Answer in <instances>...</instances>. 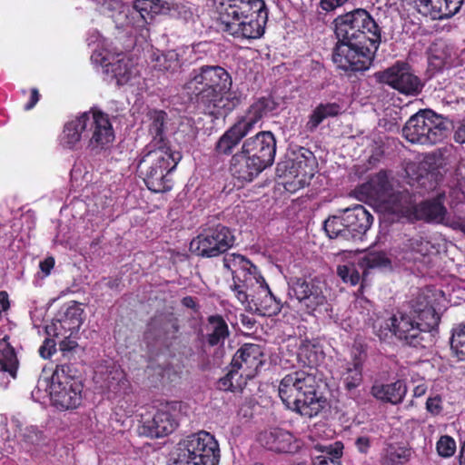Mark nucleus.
Segmentation results:
<instances>
[{"label":"nucleus","instance_id":"nucleus-31","mask_svg":"<svg viewBox=\"0 0 465 465\" xmlns=\"http://www.w3.org/2000/svg\"><path fill=\"white\" fill-rule=\"evenodd\" d=\"M344 445L337 440L330 444H315L311 449L312 465H341Z\"/></svg>","mask_w":465,"mask_h":465},{"label":"nucleus","instance_id":"nucleus-57","mask_svg":"<svg viewBox=\"0 0 465 465\" xmlns=\"http://www.w3.org/2000/svg\"><path fill=\"white\" fill-rule=\"evenodd\" d=\"M182 303L183 306L190 308V309H195L197 304L193 297L192 296H186L183 298Z\"/></svg>","mask_w":465,"mask_h":465},{"label":"nucleus","instance_id":"nucleus-43","mask_svg":"<svg viewBox=\"0 0 465 465\" xmlns=\"http://www.w3.org/2000/svg\"><path fill=\"white\" fill-rule=\"evenodd\" d=\"M98 12L104 15L114 18L124 12V4L119 0H93Z\"/></svg>","mask_w":465,"mask_h":465},{"label":"nucleus","instance_id":"nucleus-3","mask_svg":"<svg viewBox=\"0 0 465 465\" xmlns=\"http://www.w3.org/2000/svg\"><path fill=\"white\" fill-rule=\"evenodd\" d=\"M232 80L227 71L218 65H204L193 70L184 84L188 94L195 96L196 102L203 104L211 114L231 112L235 101H230Z\"/></svg>","mask_w":465,"mask_h":465},{"label":"nucleus","instance_id":"nucleus-4","mask_svg":"<svg viewBox=\"0 0 465 465\" xmlns=\"http://www.w3.org/2000/svg\"><path fill=\"white\" fill-rule=\"evenodd\" d=\"M315 373L299 370L286 374L279 385V396L287 409L302 416L312 418L325 407L326 400L320 392Z\"/></svg>","mask_w":465,"mask_h":465},{"label":"nucleus","instance_id":"nucleus-46","mask_svg":"<svg viewBox=\"0 0 465 465\" xmlns=\"http://www.w3.org/2000/svg\"><path fill=\"white\" fill-rule=\"evenodd\" d=\"M152 1L149 0H135L134 2V8L140 14L143 19L146 20L151 17L152 14Z\"/></svg>","mask_w":465,"mask_h":465},{"label":"nucleus","instance_id":"nucleus-55","mask_svg":"<svg viewBox=\"0 0 465 465\" xmlns=\"http://www.w3.org/2000/svg\"><path fill=\"white\" fill-rule=\"evenodd\" d=\"M39 100V93L37 89L34 88L31 91V97L30 101L25 105V110H31L38 102Z\"/></svg>","mask_w":465,"mask_h":465},{"label":"nucleus","instance_id":"nucleus-64","mask_svg":"<svg viewBox=\"0 0 465 465\" xmlns=\"http://www.w3.org/2000/svg\"><path fill=\"white\" fill-rule=\"evenodd\" d=\"M377 335L380 337V339H382V331L380 330L379 332H377Z\"/></svg>","mask_w":465,"mask_h":465},{"label":"nucleus","instance_id":"nucleus-47","mask_svg":"<svg viewBox=\"0 0 465 465\" xmlns=\"http://www.w3.org/2000/svg\"><path fill=\"white\" fill-rule=\"evenodd\" d=\"M55 263H39L40 271L35 275V285H41L39 281L44 280L45 277L50 275Z\"/></svg>","mask_w":465,"mask_h":465},{"label":"nucleus","instance_id":"nucleus-62","mask_svg":"<svg viewBox=\"0 0 465 465\" xmlns=\"http://www.w3.org/2000/svg\"><path fill=\"white\" fill-rule=\"evenodd\" d=\"M44 262H54V259L53 257H48L46 258Z\"/></svg>","mask_w":465,"mask_h":465},{"label":"nucleus","instance_id":"nucleus-40","mask_svg":"<svg viewBox=\"0 0 465 465\" xmlns=\"http://www.w3.org/2000/svg\"><path fill=\"white\" fill-rule=\"evenodd\" d=\"M450 343L452 354L459 361H465V324H460L452 330Z\"/></svg>","mask_w":465,"mask_h":465},{"label":"nucleus","instance_id":"nucleus-23","mask_svg":"<svg viewBox=\"0 0 465 465\" xmlns=\"http://www.w3.org/2000/svg\"><path fill=\"white\" fill-rule=\"evenodd\" d=\"M367 346L355 343L351 351V361H347L341 370V382L346 391H352L363 381V366L367 360Z\"/></svg>","mask_w":465,"mask_h":465},{"label":"nucleus","instance_id":"nucleus-28","mask_svg":"<svg viewBox=\"0 0 465 465\" xmlns=\"http://www.w3.org/2000/svg\"><path fill=\"white\" fill-rule=\"evenodd\" d=\"M229 170L232 177L238 181L251 182L262 173L264 168L241 150L232 155Z\"/></svg>","mask_w":465,"mask_h":465},{"label":"nucleus","instance_id":"nucleus-51","mask_svg":"<svg viewBox=\"0 0 465 465\" xmlns=\"http://www.w3.org/2000/svg\"><path fill=\"white\" fill-rule=\"evenodd\" d=\"M348 0H322L321 6L325 11H332L335 8L342 5Z\"/></svg>","mask_w":465,"mask_h":465},{"label":"nucleus","instance_id":"nucleus-49","mask_svg":"<svg viewBox=\"0 0 465 465\" xmlns=\"http://www.w3.org/2000/svg\"><path fill=\"white\" fill-rule=\"evenodd\" d=\"M299 356H305L307 361H304L303 362L307 363L308 365L314 364L317 360V355L315 352H312V348L310 345L301 347Z\"/></svg>","mask_w":465,"mask_h":465},{"label":"nucleus","instance_id":"nucleus-14","mask_svg":"<svg viewBox=\"0 0 465 465\" xmlns=\"http://www.w3.org/2000/svg\"><path fill=\"white\" fill-rule=\"evenodd\" d=\"M91 60L103 67L104 73L115 80L117 85L133 84L139 77V69L123 53L114 54L108 50L94 51Z\"/></svg>","mask_w":465,"mask_h":465},{"label":"nucleus","instance_id":"nucleus-19","mask_svg":"<svg viewBox=\"0 0 465 465\" xmlns=\"http://www.w3.org/2000/svg\"><path fill=\"white\" fill-rule=\"evenodd\" d=\"M375 75L380 83L386 84L406 95H416L422 87L420 78L404 63L398 62Z\"/></svg>","mask_w":465,"mask_h":465},{"label":"nucleus","instance_id":"nucleus-61","mask_svg":"<svg viewBox=\"0 0 465 465\" xmlns=\"http://www.w3.org/2000/svg\"><path fill=\"white\" fill-rule=\"evenodd\" d=\"M173 328L174 329L175 331H178L179 329V326L177 324V320H174V322L172 324Z\"/></svg>","mask_w":465,"mask_h":465},{"label":"nucleus","instance_id":"nucleus-22","mask_svg":"<svg viewBox=\"0 0 465 465\" xmlns=\"http://www.w3.org/2000/svg\"><path fill=\"white\" fill-rule=\"evenodd\" d=\"M263 349L259 344L244 343L232 357L231 366L241 373L240 379L251 380L256 376L260 368L265 363Z\"/></svg>","mask_w":465,"mask_h":465},{"label":"nucleus","instance_id":"nucleus-17","mask_svg":"<svg viewBox=\"0 0 465 465\" xmlns=\"http://www.w3.org/2000/svg\"><path fill=\"white\" fill-rule=\"evenodd\" d=\"M378 48L372 45L338 41L332 54L333 63L344 71L367 70Z\"/></svg>","mask_w":465,"mask_h":465},{"label":"nucleus","instance_id":"nucleus-39","mask_svg":"<svg viewBox=\"0 0 465 465\" xmlns=\"http://www.w3.org/2000/svg\"><path fill=\"white\" fill-rule=\"evenodd\" d=\"M362 269V275H361L360 272L355 268V263H345L340 264L337 268V273L339 277L345 283H350L352 286L357 285L361 281V285L365 282L366 278V268L361 266Z\"/></svg>","mask_w":465,"mask_h":465},{"label":"nucleus","instance_id":"nucleus-37","mask_svg":"<svg viewBox=\"0 0 465 465\" xmlns=\"http://www.w3.org/2000/svg\"><path fill=\"white\" fill-rule=\"evenodd\" d=\"M240 371L231 366V370L217 381V389L223 391L238 392L242 391L246 385L245 379H240Z\"/></svg>","mask_w":465,"mask_h":465},{"label":"nucleus","instance_id":"nucleus-35","mask_svg":"<svg viewBox=\"0 0 465 465\" xmlns=\"http://www.w3.org/2000/svg\"><path fill=\"white\" fill-rule=\"evenodd\" d=\"M149 120L148 131L152 135L151 142H161V143H169L165 137V128L167 124V114L162 110H151L147 114Z\"/></svg>","mask_w":465,"mask_h":465},{"label":"nucleus","instance_id":"nucleus-59","mask_svg":"<svg viewBox=\"0 0 465 465\" xmlns=\"http://www.w3.org/2000/svg\"><path fill=\"white\" fill-rule=\"evenodd\" d=\"M459 459H460V464L465 465V441L462 443V445L460 447Z\"/></svg>","mask_w":465,"mask_h":465},{"label":"nucleus","instance_id":"nucleus-13","mask_svg":"<svg viewBox=\"0 0 465 465\" xmlns=\"http://www.w3.org/2000/svg\"><path fill=\"white\" fill-rule=\"evenodd\" d=\"M448 133L443 117L431 110L420 111L412 115L402 128V134L409 142L420 144H435L441 142Z\"/></svg>","mask_w":465,"mask_h":465},{"label":"nucleus","instance_id":"nucleus-12","mask_svg":"<svg viewBox=\"0 0 465 465\" xmlns=\"http://www.w3.org/2000/svg\"><path fill=\"white\" fill-rule=\"evenodd\" d=\"M274 109V103L269 98H261L254 102L245 115L230 127L217 141L215 151L218 154L228 155L241 140L256 126L261 127L262 119Z\"/></svg>","mask_w":465,"mask_h":465},{"label":"nucleus","instance_id":"nucleus-25","mask_svg":"<svg viewBox=\"0 0 465 465\" xmlns=\"http://www.w3.org/2000/svg\"><path fill=\"white\" fill-rule=\"evenodd\" d=\"M439 157L434 154H427L418 163H410L406 173L412 185L425 190H432L437 184Z\"/></svg>","mask_w":465,"mask_h":465},{"label":"nucleus","instance_id":"nucleus-8","mask_svg":"<svg viewBox=\"0 0 465 465\" xmlns=\"http://www.w3.org/2000/svg\"><path fill=\"white\" fill-rule=\"evenodd\" d=\"M334 33L338 41L372 45L378 48L381 43V30L364 9L359 8L339 15L333 21Z\"/></svg>","mask_w":465,"mask_h":465},{"label":"nucleus","instance_id":"nucleus-30","mask_svg":"<svg viewBox=\"0 0 465 465\" xmlns=\"http://www.w3.org/2000/svg\"><path fill=\"white\" fill-rule=\"evenodd\" d=\"M370 393L383 403L397 405L402 402L407 393V386L401 380L388 384L375 381L371 387Z\"/></svg>","mask_w":465,"mask_h":465},{"label":"nucleus","instance_id":"nucleus-60","mask_svg":"<svg viewBox=\"0 0 465 465\" xmlns=\"http://www.w3.org/2000/svg\"><path fill=\"white\" fill-rule=\"evenodd\" d=\"M368 265V268H374L375 266H379V265H386L387 263H378V262H375V263H366Z\"/></svg>","mask_w":465,"mask_h":465},{"label":"nucleus","instance_id":"nucleus-9","mask_svg":"<svg viewBox=\"0 0 465 465\" xmlns=\"http://www.w3.org/2000/svg\"><path fill=\"white\" fill-rule=\"evenodd\" d=\"M173 455L168 465H217L220 448L213 434L200 430L182 439Z\"/></svg>","mask_w":465,"mask_h":465},{"label":"nucleus","instance_id":"nucleus-44","mask_svg":"<svg viewBox=\"0 0 465 465\" xmlns=\"http://www.w3.org/2000/svg\"><path fill=\"white\" fill-rule=\"evenodd\" d=\"M456 450V442L453 438L444 435L437 442V451L441 457H451Z\"/></svg>","mask_w":465,"mask_h":465},{"label":"nucleus","instance_id":"nucleus-1","mask_svg":"<svg viewBox=\"0 0 465 465\" xmlns=\"http://www.w3.org/2000/svg\"><path fill=\"white\" fill-rule=\"evenodd\" d=\"M445 302L446 297L441 290L426 286L411 301L410 312L392 315L386 322L385 331H391L406 345L426 348L432 341L430 331L439 326Z\"/></svg>","mask_w":465,"mask_h":465},{"label":"nucleus","instance_id":"nucleus-16","mask_svg":"<svg viewBox=\"0 0 465 465\" xmlns=\"http://www.w3.org/2000/svg\"><path fill=\"white\" fill-rule=\"evenodd\" d=\"M233 243L230 230L221 224L203 231L190 242V251L203 258H213L225 252Z\"/></svg>","mask_w":465,"mask_h":465},{"label":"nucleus","instance_id":"nucleus-50","mask_svg":"<svg viewBox=\"0 0 465 465\" xmlns=\"http://www.w3.org/2000/svg\"><path fill=\"white\" fill-rule=\"evenodd\" d=\"M371 439L368 436L358 437L355 440V446L361 453L367 454L371 448Z\"/></svg>","mask_w":465,"mask_h":465},{"label":"nucleus","instance_id":"nucleus-15","mask_svg":"<svg viewBox=\"0 0 465 465\" xmlns=\"http://www.w3.org/2000/svg\"><path fill=\"white\" fill-rule=\"evenodd\" d=\"M401 204L394 205L393 210L399 217H406L409 220H420L427 223H442L446 225L447 221H450L440 196L413 204L410 194L408 198H399Z\"/></svg>","mask_w":465,"mask_h":465},{"label":"nucleus","instance_id":"nucleus-18","mask_svg":"<svg viewBox=\"0 0 465 465\" xmlns=\"http://www.w3.org/2000/svg\"><path fill=\"white\" fill-rule=\"evenodd\" d=\"M359 193L374 201L384 204L387 211L396 214L393 210L394 205L401 204L399 198H408L407 193H394L385 172H380L372 176L369 182L361 185L358 189Z\"/></svg>","mask_w":465,"mask_h":465},{"label":"nucleus","instance_id":"nucleus-48","mask_svg":"<svg viewBox=\"0 0 465 465\" xmlns=\"http://www.w3.org/2000/svg\"><path fill=\"white\" fill-rule=\"evenodd\" d=\"M55 351V343L51 339H45L43 345L39 348V353L44 359H49Z\"/></svg>","mask_w":465,"mask_h":465},{"label":"nucleus","instance_id":"nucleus-2","mask_svg":"<svg viewBox=\"0 0 465 465\" xmlns=\"http://www.w3.org/2000/svg\"><path fill=\"white\" fill-rule=\"evenodd\" d=\"M220 29L238 39H258L264 34L268 10L263 0H217Z\"/></svg>","mask_w":465,"mask_h":465},{"label":"nucleus","instance_id":"nucleus-36","mask_svg":"<svg viewBox=\"0 0 465 465\" xmlns=\"http://www.w3.org/2000/svg\"><path fill=\"white\" fill-rule=\"evenodd\" d=\"M411 450L397 443L388 444L381 458L382 465H403L409 461Z\"/></svg>","mask_w":465,"mask_h":465},{"label":"nucleus","instance_id":"nucleus-29","mask_svg":"<svg viewBox=\"0 0 465 465\" xmlns=\"http://www.w3.org/2000/svg\"><path fill=\"white\" fill-rule=\"evenodd\" d=\"M250 303L257 314L267 317L277 315L282 308L281 301L273 295L263 278Z\"/></svg>","mask_w":465,"mask_h":465},{"label":"nucleus","instance_id":"nucleus-38","mask_svg":"<svg viewBox=\"0 0 465 465\" xmlns=\"http://www.w3.org/2000/svg\"><path fill=\"white\" fill-rule=\"evenodd\" d=\"M77 342L70 339H64L59 343V349L61 351V357L58 360L56 365H63L65 363L66 366L71 368H78L80 363L79 357L76 355L75 349Z\"/></svg>","mask_w":465,"mask_h":465},{"label":"nucleus","instance_id":"nucleus-6","mask_svg":"<svg viewBox=\"0 0 465 465\" xmlns=\"http://www.w3.org/2000/svg\"><path fill=\"white\" fill-rule=\"evenodd\" d=\"M180 160V153L173 151L169 143L150 142L142 153L137 169L149 190L163 193L171 189L167 174L176 167Z\"/></svg>","mask_w":465,"mask_h":465},{"label":"nucleus","instance_id":"nucleus-34","mask_svg":"<svg viewBox=\"0 0 465 465\" xmlns=\"http://www.w3.org/2000/svg\"><path fill=\"white\" fill-rule=\"evenodd\" d=\"M342 112V106L338 103L320 104L312 112L306 128L313 132L325 119L335 117Z\"/></svg>","mask_w":465,"mask_h":465},{"label":"nucleus","instance_id":"nucleus-52","mask_svg":"<svg viewBox=\"0 0 465 465\" xmlns=\"http://www.w3.org/2000/svg\"><path fill=\"white\" fill-rule=\"evenodd\" d=\"M446 225L454 230H460L465 234V217L458 219L451 218L450 221L446 222Z\"/></svg>","mask_w":465,"mask_h":465},{"label":"nucleus","instance_id":"nucleus-10","mask_svg":"<svg viewBox=\"0 0 465 465\" xmlns=\"http://www.w3.org/2000/svg\"><path fill=\"white\" fill-rule=\"evenodd\" d=\"M373 222L371 213L362 205L356 204L329 217L324 222V231L331 239H361Z\"/></svg>","mask_w":465,"mask_h":465},{"label":"nucleus","instance_id":"nucleus-53","mask_svg":"<svg viewBox=\"0 0 465 465\" xmlns=\"http://www.w3.org/2000/svg\"><path fill=\"white\" fill-rule=\"evenodd\" d=\"M454 139L459 143H465V119L459 124L454 134Z\"/></svg>","mask_w":465,"mask_h":465},{"label":"nucleus","instance_id":"nucleus-56","mask_svg":"<svg viewBox=\"0 0 465 465\" xmlns=\"http://www.w3.org/2000/svg\"><path fill=\"white\" fill-rule=\"evenodd\" d=\"M359 262H389L388 258L385 256L384 253H380L377 257H363L360 258Z\"/></svg>","mask_w":465,"mask_h":465},{"label":"nucleus","instance_id":"nucleus-7","mask_svg":"<svg viewBox=\"0 0 465 465\" xmlns=\"http://www.w3.org/2000/svg\"><path fill=\"white\" fill-rule=\"evenodd\" d=\"M49 383L48 375L43 380L50 389L52 405L59 411L77 409L83 401L84 383L79 368H71L64 363L56 365Z\"/></svg>","mask_w":465,"mask_h":465},{"label":"nucleus","instance_id":"nucleus-54","mask_svg":"<svg viewBox=\"0 0 465 465\" xmlns=\"http://www.w3.org/2000/svg\"><path fill=\"white\" fill-rule=\"evenodd\" d=\"M233 291L235 292V296L242 303L248 302L249 295L242 290L241 285L235 283L233 285Z\"/></svg>","mask_w":465,"mask_h":465},{"label":"nucleus","instance_id":"nucleus-58","mask_svg":"<svg viewBox=\"0 0 465 465\" xmlns=\"http://www.w3.org/2000/svg\"><path fill=\"white\" fill-rule=\"evenodd\" d=\"M427 391V386L425 384H419L413 390V396L420 398L423 396Z\"/></svg>","mask_w":465,"mask_h":465},{"label":"nucleus","instance_id":"nucleus-41","mask_svg":"<svg viewBox=\"0 0 465 465\" xmlns=\"http://www.w3.org/2000/svg\"><path fill=\"white\" fill-rule=\"evenodd\" d=\"M161 71L174 73L180 66L179 54L174 50L157 55L155 58V65Z\"/></svg>","mask_w":465,"mask_h":465},{"label":"nucleus","instance_id":"nucleus-26","mask_svg":"<svg viewBox=\"0 0 465 465\" xmlns=\"http://www.w3.org/2000/svg\"><path fill=\"white\" fill-rule=\"evenodd\" d=\"M464 0H414L419 13L433 20L452 17L460 9Z\"/></svg>","mask_w":465,"mask_h":465},{"label":"nucleus","instance_id":"nucleus-11","mask_svg":"<svg viewBox=\"0 0 465 465\" xmlns=\"http://www.w3.org/2000/svg\"><path fill=\"white\" fill-rule=\"evenodd\" d=\"M303 263H288L287 272L294 296L308 314L313 313L327 302L324 294L325 282L302 267Z\"/></svg>","mask_w":465,"mask_h":465},{"label":"nucleus","instance_id":"nucleus-27","mask_svg":"<svg viewBox=\"0 0 465 465\" xmlns=\"http://www.w3.org/2000/svg\"><path fill=\"white\" fill-rule=\"evenodd\" d=\"M204 331L205 333L202 332L198 335L199 341L203 345L212 348L223 347L226 339L231 334L228 323L221 314L208 316Z\"/></svg>","mask_w":465,"mask_h":465},{"label":"nucleus","instance_id":"nucleus-33","mask_svg":"<svg viewBox=\"0 0 465 465\" xmlns=\"http://www.w3.org/2000/svg\"><path fill=\"white\" fill-rule=\"evenodd\" d=\"M19 361L14 347L9 342V336L0 339V368L14 379L16 377Z\"/></svg>","mask_w":465,"mask_h":465},{"label":"nucleus","instance_id":"nucleus-42","mask_svg":"<svg viewBox=\"0 0 465 465\" xmlns=\"http://www.w3.org/2000/svg\"><path fill=\"white\" fill-rule=\"evenodd\" d=\"M83 314L84 310L80 304L74 302L66 308L62 322L68 324L69 330H78L83 323Z\"/></svg>","mask_w":465,"mask_h":465},{"label":"nucleus","instance_id":"nucleus-21","mask_svg":"<svg viewBox=\"0 0 465 465\" xmlns=\"http://www.w3.org/2000/svg\"><path fill=\"white\" fill-rule=\"evenodd\" d=\"M241 150L265 169L274 162L276 140L272 132L262 131L247 138Z\"/></svg>","mask_w":465,"mask_h":465},{"label":"nucleus","instance_id":"nucleus-24","mask_svg":"<svg viewBox=\"0 0 465 465\" xmlns=\"http://www.w3.org/2000/svg\"><path fill=\"white\" fill-rule=\"evenodd\" d=\"M256 440L263 449L278 454L295 453L300 449V442L294 435L280 427L262 430Z\"/></svg>","mask_w":465,"mask_h":465},{"label":"nucleus","instance_id":"nucleus-63","mask_svg":"<svg viewBox=\"0 0 465 465\" xmlns=\"http://www.w3.org/2000/svg\"><path fill=\"white\" fill-rule=\"evenodd\" d=\"M238 257L241 259V261H240V262H249V261H248L246 258H244L243 256H240V255H239Z\"/></svg>","mask_w":465,"mask_h":465},{"label":"nucleus","instance_id":"nucleus-45","mask_svg":"<svg viewBox=\"0 0 465 465\" xmlns=\"http://www.w3.org/2000/svg\"><path fill=\"white\" fill-rule=\"evenodd\" d=\"M425 409L431 416L436 417L443 412V400L439 394L430 396L425 403Z\"/></svg>","mask_w":465,"mask_h":465},{"label":"nucleus","instance_id":"nucleus-32","mask_svg":"<svg viewBox=\"0 0 465 465\" xmlns=\"http://www.w3.org/2000/svg\"><path fill=\"white\" fill-rule=\"evenodd\" d=\"M102 387L112 394L114 398L128 393L130 382L124 371L120 367H111L104 374V384Z\"/></svg>","mask_w":465,"mask_h":465},{"label":"nucleus","instance_id":"nucleus-20","mask_svg":"<svg viewBox=\"0 0 465 465\" xmlns=\"http://www.w3.org/2000/svg\"><path fill=\"white\" fill-rule=\"evenodd\" d=\"M181 401H166L161 404L151 420L143 423V433L152 438H161L171 434L178 427Z\"/></svg>","mask_w":465,"mask_h":465},{"label":"nucleus","instance_id":"nucleus-5","mask_svg":"<svg viewBox=\"0 0 465 465\" xmlns=\"http://www.w3.org/2000/svg\"><path fill=\"white\" fill-rule=\"evenodd\" d=\"M87 140L92 150H102L114 140V132L108 115L97 111L83 113L65 124L61 137L64 147L77 149Z\"/></svg>","mask_w":465,"mask_h":465}]
</instances>
